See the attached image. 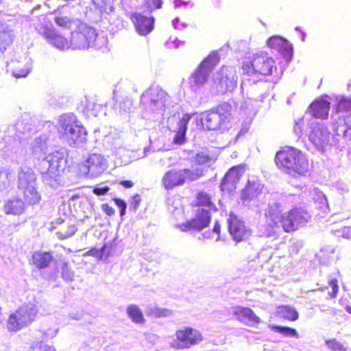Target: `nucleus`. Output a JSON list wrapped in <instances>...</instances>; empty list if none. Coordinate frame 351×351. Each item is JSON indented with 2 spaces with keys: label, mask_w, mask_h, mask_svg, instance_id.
I'll return each mask as SVG.
<instances>
[{
  "label": "nucleus",
  "mask_w": 351,
  "mask_h": 351,
  "mask_svg": "<svg viewBox=\"0 0 351 351\" xmlns=\"http://www.w3.org/2000/svg\"><path fill=\"white\" fill-rule=\"evenodd\" d=\"M285 206L282 201L271 202L265 212L266 221L260 232L269 237L277 235L280 229L289 232L303 226L311 219V215L302 208H295L287 213H282Z\"/></svg>",
  "instance_id": "f257e3e1"
},
{
  "label": "nucleus",
  "mask_w": 351,
  "mask_h": 351,
  "mask_svg": "<svg viewBox=\"0 0 351 351\" xmlns=\"http://www.w3.org/2000/svg\"><path fill=\"white\" fill-rule=\"evenodd\" d=\"M276 69L274 60L267 52L256 51L252 53L243 65L244 80L249 84L256 83L263 76L272 74Z\"/></svg>",
  "instance_id": "f03ea898"
},
{
  "label": "nucleus",
  "mask_w": 351,
  "mask_h": 351,
  "mask_svg": "<svg viewBox=\"0 0 351 351\" xmlns=\"http://www.w3.org/2000/svg\"><path fill=\"white\" fill-rule=\"evenodd\" d=\"M276 163L278 167L293 176L305 175L309 169V164L305 156L298 149L287 147L277 152Z\"/></svg>",
  "instance_id": "7ed1b4c3"
},
{
  "label": "nucleus",
  "mask_w": 351,
  "mask_h": 351,
  "mask_svg": "<svg viewBox=\"0 0 351 351\" xmlns=\"http://www.w3.org/2000/svg\"><path fill=\"white\" fill-rule=\"evenodd\" d=\"M58 130L60 137L70 145L81 146L86 141V132L78 124L76 117L73 114H66L60 116Z\"/></svg>",
  "instance_id": "20e7f679"
},
{
  "label": "nucleus",
  "mask_w": 351,
  "mask_h": 351,
  "mask_svg": "<svg viewBox=\"0 0 351 351\" xmlns=\"http://www.w3.org/2000/svg\"><path fill=\"white\" fill-rule=\"evenodd\" d=\"M237 79L235 68L223 66L213 75L209 90L213 95L232 92L237 86Z\"/></svg>",
  "instance_id": "39448f33"
},
{
  "label": "nucleus",
  "mask_w": 351,
  "mask_h": 351,
  "mask_svg": "<svg viewBox=\"0 0 351 351\" xmlns=\"http://www.w3.org/2000/svg\"><path fill=\"white\" fill-rule=\"evenodd\" d=\"M168 100L167 93L158 85L151 86L141 97L145 110L156 114H163Z\"/></svg>",
  "instance_id": "423d86ee"
},
{
  "label": "nucleus",
  "mask_w": 351,
  "mask_h": 351,
  "mask_svg": "<svg viewBox=\"0 0 351 351\" xmlns=\"http://www.w3.org/2000/svg\"><path fill=\"white\" fill-rule=\"evenodd\" d=\"M232 106L229 103H223L215 110L204 112L202 115V124L208 130H223L230 121Z\"/></svg>",
  "instance_id": "0eeeda50"
},
{
  "label": "nucleus",
  "mask_w": 351,
  "mask_h": 351,
  "mask_svg": "<svg viewBox=\"0 0 351 351\" xmlns=\"http://www.w3.org/2000/svg\"><path fill=\"white\" fill-rule=\"evenodd\" d=\"M202 167L180 170L172 169L165 173L162 178V184L167 190L182 186L186 182L194 181L203 175Z\"/></svg>",
  "instance_id": "6e6552de"
},
{
  "label": "nucleus",
  "mask_w": 351,
  "mask_h": 351,
  "mask_svg": "<svg viewBox=\"0 0 351 351\" xmlns=\"http://www.w3.org/2000/svg\"><path fill=\"white\" fill-rule=\"evenodd\" d=\"M38 310L33 304L23 305L9 317L7 327L10 331H18L31 324Z\"/></svg>",
  "instance_id": "1a4fd4ad"
},
{
  "label": "nucleus",
  "mask_w": 351,
  "mask_h": 351,
  "mask_svg": "<svg viewBox=\"0 0 351 351\" xmlns=\"http://www.w3.org/2000/svg\"><path fill=\"white\" fill-rule=\"evenodd\" d=\"M64 164V154L59 151L49 152L43 158L41 165L43 167V178L45 182L53 186V182H56V178L61 169H63Z\"/></svg>",
  "instance_id": "9d476101"
},
{
  "label": "nucleus",
  "mask_w": 351,
  "mask_h": 351,
  "mask_svg": "<svg viewBox=\"0 0 351 351\" xmlns=\"http://www.w3.org/2000/svg\"><path fill=\"white\" fill-rule=\"evenodd\" d=\"M217 62V56L216 54L210 55L202 62L197 69L191 75L189 78V84L195 93L202 92V88L207 82L209 73Z\"/></svg>",
  "instance_id": "9b49d317"
},
{
  "label": "nucleus",
  "mask_w": 351,
  "mask_h": 351,
  "mask_svg": "<svg viewBox=\"0 0 351 351\" xmlns=\"http://www.w3.org/2000/svg\"><path fill=\"white\" fill-rule=\"evenodd\" d=\"M175 336L177 341L173 343L171 347L178 350L189 348L203 340L201 332L191 327H183L176 330Z\"/></svg>",
  "instance_id": "f8f14e48"
},
{
  "label": "nucleus",
  "mask_w": 351,
  "mask_h": 351,
  "mask_svg": "<svg viewBox=\"0 0 351 351\" xmlns=\"http://www.w3.org/2000/svg\"><path fill=\"white\" fill-rule=\"evenodd\" d=\"M308 138L319 151L324 152L331 144L332 136L323 124L312 123L310 126Z\"/></svg>",
  "instance_id": "ddd939ff"
},
{
  "label": "nucleus",
  "mask_w": 351,
  "mask_h": 351,
  "mask_svg": "<svg viewBox=\"0 0 351 351\" xmlns=\"http://www.w3.org/2000/svg\"><path fill=\"white\" fill-rule=\"evenodd\" d=\"M38 32L49 45L61 51L66 50L70 47L67 39L58 34L51 23L43 24L39 28Z\"/></svg>",
  "instance_id": "4468645a"
},
{
  "label": "nucleus",
  "mask_w": 351,
  "mask_h": 351,
  "mask_svg": "<svg viewBox=\"0 0 351 351\" xmlns=\"http://www.w3.org/2000/svg\"><path fill=\"white\" fill-rule=\"evenodd\" d=\"M195 215L191 220L178 225L182 231L197 230L200 231L207 227L210 221V215L208 209L197 208Z\"/></svg>",
  "instance_id": "2eb2a0df"
},
{
  "label": "nucleus",
  "mask_w": 351,
  "mask_h": 351,
  "mask_svg": "<svg viewBox=\"0 0 351 351\" xmlns=\"http://www.w3.org/2000/svg\"><path fill=\"white\" fill-rule=\"evenodd\" d=\"M95 37V29L84 25L80 32L72 33L70 47L76 49H84L90 47L93 38Z\"/></svg>",
  "instance_id": "dca6fc26"
},
{
  "label": "nucleus",
  "mask_w": 351,
  "mask_h": 351,
  "mask_svg": "<svg viewBox=\"0 0 351 351\" xmlns=\"http://www.w3.org/2000/svg\"><path fill=\"white\" fill-rule=\"evenodd\" d=\"M107 168V160L102 155L92 154L85 161L84 172L90 178H96L101 175Z\"/></svg>",
  "instance_id": "f3484780"
},
{
  "label": "nucleus",
  "mask_w": 351,
  "mask_h": 351,
  "mask_svg": "<svg viewBox=\"0 0 351 351\" xmlns=\"http://www.w3.org/2000/svg\"><path fill=\"white\" fill-rule=\"evenodd\" d=\"M32 63L30 58L24 55L12 59L8 64V67L15 77H25L32 69Z\"/></svg>",
  "instance_id": "a211bd4d"
},
{
  "label": "nucleus",
  "mask_w": 351,
  "mask_h": 351,
  "mask_svg": "<svg viewBox=\"0 0 351 351\" xmlns=\"http://www.w3.org/2000/svg\"><path fill=\"white\" fill-rule=\"evenodd\" d=\"M228 229L232 239L237 242H240L250 235V231L247 229L243 222L233 214H230L228 219Z\"/></svg>",
  "instance_id": "6ab92c4d"
},
{
  "label": "nucleus",
  "mask_w": 351,
  "mask_h": 351,
  "mask_svg": "<svg viewBox=\"0 0 351 351\" xmlns=\"http://www.w3.org/2000/svg\"><path fill=\"white\" fill-rule=\"evenodd\" d=\"M243 173L244 170L241 167H232L222 180L221 189L223 191H232L236 188V184L239 182Z\"/></svg>",
  "instance_id": "aec40b11"
},
{
  "label": "nucleus",
  "mask_w": 351,
  "mask_h": 351,
  "mask_svg": "<svg viewBox=\"0 0 351 351\" xmlns=\"http://www.w3.org/2000/svg\"><path fill=\"white\" fill-rule=\"evenodd\" d=\"M232 314L237 320L248 326H254L261 322L260 318L255 315L253 311L247 307H234Z\"/></svg>",
  "instance_id": "412c9836"
},
{
  "label": "nucleus",
  "mask_w": 351,
  "mask_h": 351,
  "mask_svg": "<svg viewBox=\"0 0 351 351\" xmlns=\"http://www.w3.org/2000/svg\"><path fill=\"white\" fill-rule=\"evenodd\" d=\"M267 45L269 48L280 52L286 58H290L292 55L291 45L280 36H274L269 38L267 40Z\"/></svg>",
  "instance_id": "4be33fe9"
},
{
  "label": "nucleus",
  "mask_w": 351,
  "mask_h": 351,
  "mask_svg": "<svg viewBox=\"0 0 351 351\" xmlns=\"http://www.w3.org/2000/svg\"><path fill=\"white\" fill-rule=\"evenodd\" d=\"M132 19L136 31L141 35L145 36L149 34L154 28V19L152 16L147 17L140 13H135L132 15Z\"/></svg>",
  "instance_id": "5701e85b"
},
{
  "label": "nucleus",
  "mask_w": 351,
  "mask_h": 351,
  "mask_svg": "<svg viewBox=\"0 0 351 351\" xmlns=\"http://www.w3.org/2000/svg\"><path fill=\"white\" fill-rule=\"evenodd\" d=\"M36 185V177L34 171L27 167H21L18 171L19 189Z\"/></svg>",
  "instance_id": "b1692460"
},
{
  "label": "nucleus",
  "mask_w": 351,
  "mask_h": 351,
  "mask_svg": "<svg viewBox=\"0 0 351 351\" xmlns=\"http://www.w3.org/2000/svg\"><path fill=\"white\" fill-rule=\"evenodd\" d=\"M15 38L14 30L11 26L0 21V52L3 53L12 44Z\"/></svg>",
  "instance_id": "393cba45"
},
{
  "label": "nucleus",
  "mask_w": 351,
  "mask_h": 351,
  "mask_svg": "<svg viewBox=\"0 0 351 351\" xmlns=\"http://www.w3.org/2000/svg\"><path fill=\"white\" fill-rule=\"evenodd\" d=\"M47 138L45 136H42L36 138L31 143L32 154L33 156L38 158H43L45 157L49 152L50 149L47 142Z\"/></svg>",
  "instance_id": "a878e982"
},
{
  "label": "nucleus",
  "mask_w": 351,
  "mask_h": 351,
  "mask_svg": "<svg viewBox=\"0 0 351 351\" xmlns=\"http://www.w3.org/2000/svg\"><path fill=\"white\" fill-rule=\"evenodd\" d=\"M329 108V101L323 98H319L311 104L310 112L314 117L324 119L327 118Z\"/></svg>",
  "instance_id": "bb28decb"
},
{
  "label": "nucleus",
  "mask_w": 351,
  "mask_h": 351,
  "mask_svg": "<svg viewBox=\"0 0 351 351\" xmlns=\"http://www.w3.org/2000/svg\"><path fill=\"white\" fill-rule=\"evenodd\" d=\"M263 186L258 180H248L247 185L242 191L241 198L243 203H249L262 193Z\"/></svg>",
  "instance_id": "cd10ccee"
},
{
  "label": "nucleus",
  "mask_w": 351,
  "mask_h": 351,
  "mask_svg": "<svg viewBox=\"0 0 351 351\" xmlns=\"http://www.w3.org/2000/svg\"><path fill=\"white\" fill-rule=\"evenodd\" d=\"M24 202L18 197L8 199L4 205V211L6 214L20 215L25 211Z\"/></svg>",
  "instance_id": "c85d7f7f"
},
{
  "label": "nucleus",
  "mask_w": 351,
  "mask_h": 351,
  "mask_svg": "<svg viewBox=\"0 0 351 351\" xmlns=\"http://www.w3.org/2000/svg\"><path fill=\"white\" fill-rule=\"evenodd\" d=\"M191 119V116L185 114L178 123V130L176 131L173 143L176 144H183L186 140V132L187 125Z\"/></svg>",
  "instance_id": "c756f323"
},
{
  "label": "nucleus",
  "mask_w": 351,
  "mask_h": 351,
  "mask_svg": "<svg viewBox=\"0 0 351 351\" xmlns=\"http://www.w3.org/2000/svg\"><path fill=\"white\" fill-rule=\"evenodd\" d=\"M15 179V173L8 168L0 169V191H6L11 188Z\"/></svg>",
  "instance_id": "7c9ffc66"
},
{
  "label": "nucleus",
  "mask_w": 351,
  "mask_h": 351,
  "mask_svg": "<svg viewBox=\"0 0 351 351\" xmlns=\"http://www.w3.org/2000/svg\"><path fill=\"white\" fill-rule=\"evenodd\" d=\"M52 261V256L49 252H36L33 254L34 265L38 268L47 267Z\"/></svg>",
  "instance_id": "2f4dec72"
},
{
  "label": "nucleus",
  "mask_w": 351,
  "mask_h": 351,
  "mask_svg": "<svg viewBox=\"0 0 351 351\" xmlns=\"http://www.w3.org/2000/svg\"><path fill=\"white\" fill-rule=\"evenodd\" d=\"M19 190L23 192L25 200L29 204H36L40 200V195L37 191L36 186L25 187Z\"/></svg>",
  "instance_id": "473e14b6"
},
{
  "label": "nucleus",
  "mask_w": 351,
  "mask_h": 351,
  "mask_svg": "<svg viewBox=\"0 0 351 351\" xmlns=\"http://www.w3.org/2000/svg\"><path fill=\"white\" fill-rule=\"evenodd\" d=\"M311 198L317 204V207L326 212L328 209V202L324 194L317 189H313L310 191Z\"/></svg>",
  "instance_id": "72a5a7b5"
},
{
  "label": "nucleus",
  "mask_w": 351,
  "mask_h": 351,
  "mask_svg": "<svg viewBox=\"0 0 351 351\" xmlns=\"http://www.w3.org/2000/svg\"><path fill=\"white\" fill-rule=\"evenodd\" d=\"M195 204L197 208H200V206H202L203 208H208L209 210L215 208V205L211 202L209 195L202 191L199 192L197 194Z\"/></svg>",
  "instance_id": "f704fd0d"
},
{
  "label": "nucleus",
  "mask_w": 351,
  "mask_h": 351,
  "mask_svg": "<svg viewBox=\"0 0 351 351\" xmlns=\"http://www.w3.org/2000/svg\"><path fill=\"white\" fill-rule=\"evenodd\" d=\"M278 313L280 316L291 321L298 319V311L291 306H281L278 308Z\"/></svg>",
  "instance_id": "c9c22d12"
},
{
  "label": "nucleus",
  "mask_w": 351,
  "mask_h": 351,
  "mask_svg": "<svg viewBox=\"0 0 351 351\" xmlns=\"http://www.w3.org/2000/svg\"><path fill=\"white\" fill-rule=\"evenodd\" d=\"M128 317L136 323H142L144 321L143 315L139 307L135 304H131L127 308Z\"/></svg>",
  "instance_id": "e433bc0d"
},
{
  "label": "nucleus",
  "mask_w": 351,
  "mask_h": 351,
  "mask_svg": "<svg viewBox=\"0 0 351 351\" xmlns=\"http://www.w3.org/2000/svg\"><path fill=\"white\" fill-rule=\"evenodd\" d=\"M82 106L84 107V113L87 116H97L101 110V106L96 104L95 101H83Z\"/></svg>",
  "instance_id": "4c0bfd02"
},
{
  "label": "nucleus",
  "mask_w": 351,
  "mask_h": 351,
  "mask_svg": "<svg viewBox=\"0 0 351 351\" xmlns=\"http://www.w3.org/2000/svg\"><path fill=\"white\" fill-rule=\"evenodd\" d=\"M108 40L106 36L103 34H98L95 32V37L93 38L90 47L96 49H102L107 47Z\"/></svg>",
  "instance_id": "58836bf2"
},
{
  "label": "nucleus",
  "mask_w": 351,
  "mask_h": 351,
  "mask_svg": "<svg viewBox=\"0 0 351 351\" xmlns=\"http://www.w3.org/2000/svg\"><path fill=\"white\" fill-rule=\"evenodd\" d=\"M337 134L345 138H351V116L345 119V125L337 127Z\"/></svg>",
  "instance_id": "ea45409f"
},
{
  "label": "nucleus",
  "mask_w": 351,
  "mask_h": 351,
  "mask_svg": "<svg viewBox=\"0 0 351 351\" xmlns=\"http://www.w3.org/2000/svg\"><path fill=\"white\" fill-rule=\"evenodd\" d=\"M276 332L280 333L288 337L299 338V335L295 329L287 326H274Z\"/></svg>",
  "instance_id": "a19ab883"
},
{
  "label": "nucleus",
  "mask_w": 351,
  "mask_h": 351,
  "mask_svg": "<svg viewBox=\"0 0 351 351\" xmlns=\"http://www.w3.org/2000/svg\"><path fill=\"white\" fill-rule=\"evenodd\" d=\"M337 110L338 111H351V99L341 97L337 101Z\"/></svg>",
  "instance_id": "79ce46f5"
},
{
  "label": "nucleus",
  "mask_w": 351,
  "mask_h": 351,
  "mask_svg": "<svg viewBox=\"0 0 351 351\" xmlns=\"http://www.w3.org/2000/svg\"><path fill=\"white\" fill-rule=\"evenodd\" d=\"M325 343L332 351H346V348L342 343L335 339L326 340Z\"/></svg>",
  "instance_id": "37998d69"
},
{
  "label": "nucleus",
  "mask_w": 351,
  "mask_h": 351,
  "mask_svg": "<svg viewBox=\"0 0 351 351\" xmlns=\"http://www.w3.org/2000/svg\"><path fill=\"white\" fill-rule=\"evenodd\" d=\"M32 349V351H56L53 346H48L43 341L34 342Z\"/></svg>",
  "instance_id": "c03bdc74"
},
{
  "label": "nucleus",
  "mask_w": 351,
  "mask_h": 351,
  "mask_svg": "<svg viewBox=\"0 0 351 351\" xmlns=\"http://www.w3.org/2000/svg\"><path fill=\"white\" fill-rule=\"evenodd\" d=\"M132 106V101L129 98H125L122 100L119 104V113H128L130 112Z\"/></svg>",
  "instance_id": "a18cd8bd"
},
{
  "label": "nucleus",
  "mask_w": 351,
  "mask_h": 351,
  "mask_svg": "<svg viewBox=\"0 0 351 351\" xmlns=\"http://www.w3.org/2000/svg\"><path fill=\"white\" fill-rule=\"evenodd\" d=\"M77 228L74 225H71L68 226L67 229L64 231H60L58 234H59V238L64 239L69 238L73 235L76 232Z\"/></svg>",
  "instance_id": "49530a36"
},
{
  "label": "nucleus",
  "mask_w": 351,
  "mask_h": 351,
  "mask_svg": "<svg viewBox=\"0 0 351 351\" xmlns=\"http://www.w3.org/2000/svg\"><path fill=\"white\" fill-rule=\"evenodd\" d=\"M62 276L66 281H72L74 278L73 272L68 267L66 263H64L62 268Z\"/></svg>",
  "instance_id": "de8ad7c7"
},
{
  "label": "nucleus",
  "mask_w": 351,
  "mask_h": 351,
  "mask_svg": "<svg viewBox=\"0 0 351 351\" xmlns=\"http://www.w3.org/2000/svg\"><path fill=\"white\" fill-rule=\"evenodd\" d=\"M56 23L62 27L67 28L71 25V21L66 16H58L55 18Z\"/></svg>",
  "instance_id": "09e8293b"
},
{
  "label": "nucleus",
  "mask_w": 351,
  "mask_h": 351,
  "mask_svg": "<svg viewBox=\"0 0 351 351\" xmlns=\"http://www.w3.org/2000/svg\"><path fill=\"white\" fill-rule=\"evenodd\" d=\"M209 160V156L204 152L197 154L195 158V162L201 165L208 163Z\"/></svg>",
  "instance_id": "8fccbe9b"
},
{
  "label": "nucleus",
  "mask_w": 351,
  "mask_h": 351,
  "mask_svg": "<svg viewBox=\"0 0 351 351\" xmlns=\"http://www.w3.org/2000/svg\"><path fill=\"white\" fill-rule=\"evenodd\" d=\"M162 3V0H147L146 1L147 7L150 11L160 8Z\"/></svg>",
  "instance_id": "3c124183"
},
{
  "label": "nucleus",
  "mask_w": 351,
  "mask_h": 351,
  "mask_svg": "<svg viewBox=\"0 0 351 351\" xmlns=\"http://www.w3.org/2000/svg\"><path fill=\"white\" fill-rule=\"evenodd\" d=\"M141 202V197L138 195L133 196L130 202V209L136 210Z\"/></svg>",
  "instance_id": "603ef678"
},
{
  "label": "nucleus",
  "mask_w": 351,
  "mask_h": 351,
  "mask_svg": "<svg viewBox=\"0 0 351 351\" xmlns=\"http://www.w3.org/2000/svg\"><path fill=\"white\" fill-rule=\"evenodd\" d=\"M110 190L108 186H97L93 189V193L97 195L106 194Z\"/></svg>",
  "instance_id": "864d4df0"
},
{
  "label": "nucleus",
  "mask_w": 351,
  "mask_h": 351,
  "mask_svg": "<svg viewBox=\"0 0 351 351\" xmlns=\"http://www.w3.org/2000/svg\"><path fill=\"white\" fill-rule=\"evenodd\" d=\"M69 317L73 320H80L83 317V313L78 311H73L69 313Z\"/></svg>",
  "instance_id": "5fc2aeb1"
},
{
  "label": "nucleus",
  "mask_w": 351,
  "mask_h": 351,
  "mask_svg": "<svg viewBox=\"0 0 351 351\" xmlns=\"http://www.w3.org/2000/svg\"><path fill=\"white\" fill-rule=\"evenodd\" d=\"M156 315L158 317H168L171 315V312L166 308H157L156 309Z\"/></svg>",
  "instance_id": "6e6d98bb"
},
{
  "label": "nucleus",
  "mask_w": 351,
  "mask_h": 351,
  "mask_svg": "<svg viewBox=\"0 0 351 351\" xmlns=\"http://www.w3.org/2000/svg\"><path fill=\"white\" fill-rule=\"evenodd\" d=\"M102 210L108 215L112 216L114 214V209L110 206L108 204H102L101 206Z\"/></svg>",
  "instance_id": "4d7b16f0"
},
{
  "label": "nucleus",
  "mask_w": 351,
  "mask_h": 351,
  "mask_svg": "<svg viewBox=\"0 0 351 351\" xmlns=\"http://www.w3.org/2000/svg\"><path fill=\"white\" fill-rule=\"evenodd\" d=\"M183 43L178 40V39H175L173 41H168L166 45L167 46L169 47V48H171L172 47H175V48H178L181 45H182Z\"/></svg>",
  "instance_id": "13d9d810"
},
{
  "label": "nucleus",
  "mask_w": 351,
  "mask_h": 351,
  "mask_svg": "<svg viewBox=\"0 0 351 351\" xmlns=\"http://www.w3.org/2000/svg\"><path fill=\"white\" fill-rule=\"evenodd\" d=\"M342 236L345 238H351V226L344 227L342 230Z\"/></svg>",
  "instance_id": "bf43d9fd"
},
{
  "label": "nucleus",
  "mask_w": 351,
  "mask_h": 351,
  "mask_svg": "<svg viewBox=\"0 0 351 351\" xmlns=\"http://www.w3.org/2000/svg\"><path fill=\"white\" fill-rule=\"evenodd\" d=\"M172 25L175 29H182L185 28L186 25L184 23L179 24V19L178 18L175 19L172 21Z\"/></svg>",
  "instance_id": "052dcab7"
},
{
  "label": "nucleus",
  "mask_w": 351,
  "mask_h": 351,
  "mask_svg": "<svg viewBox=\"0 0 351 351\" xmlns=\"http://www.w3.org/2000/svg\"><path fill=\"white\" fill-rule=\"evenodd\" d=\"M220 228H221V226L219 224V223L216 222L213 228V232L217 234V238L216 241H217L219 239V233H220Z\"/></svg>",
  "instance_id": "680f3d73"
},
{
  "label": "nucleus",
  "mask_w": 351,
  "mask_h": 351,
  "mask_svg": "<svg viewBox=\"0 0 351 351\" xmlns=\"http://www.w3.org/2000/svg\"><path fill=\"white\" fill-rule=\"evenodd\" d=\"M114 201L116 205L118 207H119L120 208L126 206V203L125 202V201H123V200H122L121 199L116 198V199H114Z\"/></svg>",
  "instance_id": "e2e57ef3"
},
{
  "label": "nucleus",
  "mask_w": 351,
  "mask_h": 351,
  "mask_svg": "<svg viewBox=\"0 0 351 351\" xmlns=\"http://www.w3.org/2000/svg\"><path fill=\"white\" fill-rule=\"evenodd\" d=\"M188 1H183L181 0H175L174 1V7L175 8H178L181 7L182 5H185L188 3Z\"/></svg>",
  "instance_id": "0e129e2a"
},
{
  "label": "nucleus",
  "mask_w": 351,
  "mask_h": 351,
  "mask_svg": "<svg viewBox=\"0 0 351 351\" xmlns=\"http://www.w3.org/2000/svg\"><path fill=\"white\" fill-rule=\"evenodd\" d=\"M121 184L125 188H132L134 186V183L130 180H124L121 182Z\"/></svg>",
  "instance_id": "69168bd1"
},
{
  "label": "nucleus",
  "mask_w": 351,
  "mask_h": 351,
  "mask_svg": "<svg viewBox=\"0 0 351 351\" xmlns=\"http://www.w3.org/2000/svg\"><path fill=\"white\" fill-rule=\"evenodd\" d=\"M332 289L334 293H337L338 291V285L337 283L332 282Z\"/></svg>",
  "instance_id": "338daca9"
},
{
  "label": "nucleus",
  "mask_w": 351,
  "mask_h": 351,
  "mask_svg": "<svg viewBox=\"0 0 351 351\" xmlns=\"http://www.w3.org/2000/svg\"><path fill=\"white\" fill-rule=\"evenodd\" d=\"M126 207H127V206H125V207H123V208H121V210H120V215H121V216H123V215L125 214Z\"/></svg>",
  "instance_id": "774afa93"
}]
</instances>
